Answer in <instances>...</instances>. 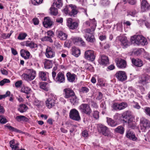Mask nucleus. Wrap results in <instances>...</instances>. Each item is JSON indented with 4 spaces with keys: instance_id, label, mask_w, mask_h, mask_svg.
Masks as SVG:
<instances>
[{
    "instance_id": "51",
    "label": "nucleus",
    "mask_w": 150,
    "mask_h": 150,
    "mask_svg": "<svg viewBox=\"0 0 150 150\" xmlns=\"http://www.w3.org/2000/svg\"><path fill=\"white\" fill-rule=\"evenodd\" d=\"M93 115L95 119H97L99 118V112L96 110L94 111L93 113Z\"/></svg>"
},
{
    "instance_id": "62",
    "label": "nucleus",
    "mask_w": 150,
    "mask_h": 150,
    "mask_svg": "<svg viewBox=\"0 0 150 150\" xmlns=\"http://www.w3.org/2000/svg\"><path fill=\"white\" fill-rule=\"evenodd\" d=\"M64 46L66 47H69L71 46V42L68 40H66L64 43Z\"/></svg>"
},
{
    "instance_id": "29",
    "label": "nucleus",
    "mask_w": 150,
    "mask_h": 150,
    "mask_svg": "<svg viewBox=\"0 0 150 150\" xmlns=\"http://www.w3.org/2000/svg\"><path fill=\"white\" fill-rule=\"evenodd\" d=\"M31 89L30 88L24 85L21 87V91L23 93H24L28 95L30 94L31 92Z\"/></svg>"
},
{
    "instance_id": "41",
    "label": "nucleus",
    "mask_w": 150,
    "mask_h": 150,
    "mask_svg": "<svg viewBox=\"0 0 150 150\" xmlns=\"http://www.w3.org/2000/svg\"><path fill=\"white\" fill-rule=\"evenodd\" d=\"M48 84L45 82H42L40 83V87L45 91L48 90V88L47 86Z\"/></svg>"
},
{
    "instance_id": "44",
    "label": "nucleus",
    "mask_w": 150,
    "mask_h": 150,
    "mask_svg": "<svg viewBox=\"0 0 150 150\" xmlns=\"http://www.w3.org/2000/svg\"><path fill=\"white\" fill-rule=\"evenodd\" d=\"M86 38L87 41L90 42H94L95 40L93 34L88 35Z\"/></svg>"
},
{
    "instance_id": "36",
    "label": "nucleus",
    "mask_w": 150,
    "mask_h": 150,
    "mask_svg": "<svg viewBox=\"0 0 150 150\" xmlns=\"http://www.w3.org/2000/svg\"><path fill=\"white\" fill-rule=\"evenodd\" d=\"M16 120L18 122L22 121L27 122L29 120L28 118L23 115L17 116L16 117Z\"/></svg>"
},
{
    "instance_id": "56",
    "label": "nucleus",
    "mask_w": 150,
    "mask_h": 150,
    "mask_svg": "<svg viewBox=\"0 0 150 150\" xmlns=\"http://www.w3.org/2000/svg\"><path fill=\"white\" fill-rule=\"evenodd\" d=\"M117 30L120 31H121L122 30V23H119L117 24Z\"/></svg>"
},
{
    "instance_id": "50",
    "label": "nucleus",
    "mask_w": 150,
    "mask_h": 150,
    "mask_svg": "<svg viewBox=\"0 0 150 150\" xmlns=\"http://www.w3.org/2000/svg\"><path fill=\"white\" fill-rule=\"evenodd\" d=\"M10 82V81L9 79H4L0 81V85L3 86L6 83H9Z\"/></svg>"
},
{
    "instance_id": "35",
    "label": "nucleus",
    "mask_w": 150,
    "mask_h": 150,
    "mask_svg": "<svg viewBox=\"0 0 150 150\" xmlns=\"http://www.w3.org/2000/svg\"><path fill=\"white\" fill-rule=\"evenodd\" d=\"M73 41L74 43L79 42L83 46L85 45V42L82 39L79 37L74 38L73 39Z\"/></svg>"
},
{
    "instance_id": "4",
    "label": "nucleus",
    "mask_w": 150,
    "mask_h": 150,
    "mask_svg": "<svg viewBox=\"0 0 150 150\" xmlns=\"http://www.w3.org/2000/svg\"><path fill=\"white\" fill-rule=\"evenodd\" d=\"M89 21H86V23L87 25L91 26V30L90 29H87L84 30L85 32L84 37L85 38H86L88 35L93 34L94 31L96 26V22L95 18L90 19Z\"/></svg>"
},
{
    "instance_id": "18",
    "label": "nucleus",
    "mask_w": 150,
    "mask_h": 150,
    "mask_svg": "<svg viewBox=\"0 0 150 150\" xmlns=\"http://www.w3.org/2000/svg\"><path fill=\"white\" fill-rule=\"evenodd\" d=\"M57 37L61 40H66L68 37L67 35L63 31L58 30L56 32Z\"/></svg>"
},
{
    "instance_id": "45",
    "label": "nucleus",
    "mask_w": 150,
    "mask_h": 150,
    "mask_svg": "<svg viewBox=\"0 0 150 150\" xmlns=\"http://www.w3.org/2000/svg\"><path fill=\"white\" fill-rule=\"evenodd\" d=\"M50 12L51 14L55 16L57 13V9L55 8V7L52 6L50 9Z\"/></svg>"
},
{
    "instance_id": "20",
    "label": "nucleus",
    "mask_w": 150,
    "mask_h": 150,
    "mask_svg": "<svg viewBox=\"0 0 150 150\" xmlns=\"http://www.w3.org/2000/svg\"><path fill=\"white\" fill-rule=\"evenodd\" d=\"M66 76L68 81L70 82L73 83L75 81L76 79H77V76L75 74H71L70 72L67 73Z\"/></svg>"
},
{
    "instance_id": "12",
    "label": "nucleus",
    "mask_w": 150,
    "mask_h": 150,
    "mask_svg": "<svg viewBox=\"0 0 150 150\" xmlns=\"http://www.w3.org/2000/svg\"><path fill=\"white\" fill-rule=\"evenodd\" d=\"M99 128L100 132L104 135L109 137L112 135V133L106 126L101 125L99 126Z\"/></svg>"
},
{
    "instance_id": "34",
    "label": "nucleus",
    "mask_w": 150,
    "mask_h": 150,
    "mask_svg": "<svg viewBox=\"0 0 150 150\" xmlns=\"http://www.w3.org/2000/svg\"><path fill=\"white\" fill-rule=\"evenodd\" d=\"M47 73L43 71H40L39 72V75L40 78L44 81L47 80Z\"/></svg>"
},
{
    "instance_id": "43",
    "label": "nucleus",
    "mask_w": 150,
    "mask_h": 150,
    "mask_svg": "<svg viewBox=\"0 0 150 150\" xmlns=\"http://www.w3.org/2000/svg\"><path fill=\"white\" fill-rule=\"evenodd\" d=\"M115 132L122 134L124 133V129L123 127L119 126L115 129Z\"/></svg>"
},
{
    "instance_id": "58",
    "label": "nucleus",
    "mask_w": 150,
    "mask_h": 150,
    "mask_svg": "<svg viewBox=\"0 0 150 150\" xmlns=\"http://www.w3.org/2000/svg\"><path fill=\"white\" fill-rule=\"evenodd\" d=\"M18 145V144H15L13 145H11V147L12 148V150H18L19 148Z\"/></svg>"
},
{
    "instance_id": "10",
    "label": "nucleus",
    "mask_w": 150,
    "mask_h": 150,
    "mask_svg": "<svg viewBox=\"0 0 150 150\" xmlns=\"http://www.w3.org/2000/svg\"><path fill=\"white\" fill-rule=\"evenodd\" d=\"M115 76L119 81L122 82L126 80L127 78L125 72L124 71H117L116 73Z\"/></svg>"
},
{
    "instance_id": "53",
    "label": "nucleus",
    "mask_w": 150,
    "mask_h": 150,
    "mask_svg": "<svg viewBox=\"0 0 150 150\" xmlns=\"http://www.w3.org/2000/svg\"><path fill=\"white\" fill-rule=\"evenodd\" d=\"M43 0H32L33 3L34 5H37L42 3Z\"/></svg>"
},
{
    "instance_id": "7",
    "label": "nucleus",
    "mask_w": 150,
    "mask_h": 150,
    "mask_svg": "<svg viewBox=\"0 0 150 150\" xmlns=\"http://www.w3.org/2000/svg\"><path fill=\"white\" fill-rule=\"evenodd\" d=\"M56 99L55 96L52 94H51L50 97L46 100L45 102L46 107L49 109H50L54 106L56 104Z\"/></svg>"
},
{
    "instance_id": "48",
    "label": "nucleus",
    "mask_w": 150,
    "mask_h": 150,
    "mask_svg": "<svg viewBox=\"0 0 150 150\" xmlns=\"http://www.w3.org/2000/svg\"><path fill=\"white\" fill-rule=\"evenodd\" d=\"M89 89L86 87H82L79 90V91L83 93H88L89 91Z\"/></svg>"
},
{
    "instance_id": "38",
    "label": "nucleus",
    "mask_w": 150,
    "mask_h": 150,
    "mask_svg": "<svg viewBox=\"0 0 150 150\" xmlns=\"http://www.w3.org/2000/svg\"><path fill=\"white\" fill-rule=\"evenodd\" d=\"M28 109V107L25 105H20L18 110L21 112L23 113L26 112Z\"/></svg>"
},
{
    "instance_id": "15",
    "label": "nucleus",
    "mask_w": 150,
    "mask_h": 150,
    "mask_svg": "<svg viewBox=\"0 0 150 150\" xmlns=\"http://www.w3.org/2000/svg\"><path fill=\"white\" fill-rule=\"evenodd\" d=\"M67 21V25L70 29L74 30L77 28L78 25L77 22H73L72 19L71 18H68Z\"/></svg>"
},
{
    "instance_id": "40",
    "label": "nucleus",
    "mask_w": 150,
    "mask_h": 150,
    "mask_svg": "<svg viewBox=\"0 0 150 150\" xmlns=\"http://www.w3.org/2000/svg\"><path fill=\"white\" fill-rule=\"evenodd\" d=\"M6 127H7L8 129L9 130L12 131V132H19V133H21L22 132L18 130L17 129L14 128L11 126H10L8 125V124H7L5 126Z\"/></svg>"
},
{
    "instance_id": "63",
    "label": "nucleus",
    "mask_w": 150,
    "mask_h": 150,
    "mask_svg": "<svg viewBox=\"0 0 150 150\" xmlns=\"http://www.w3.org/2000/svg\"><path fill=\"white\" fill-rule=\"evenodd\" d=\"M47 33L48 36L50 37H53L54 34V32L51 30L48 31Z\"/></svg>"
},
{
    "instance_id": "11",
    "label": "nucleus",
    "mask_w": 150,
    "mask_h": 150,
    "mask_svg": "<svg viewBox=\"0 0 150 150\" xmlns=\"http://www.w3.org/2000/svg\"><path fill=\"white\" fill-rule=\"evenodd\" d=\"M85 58L88 60L93 61L95 59L94 52L91 50H87L85 51L84 54Z\"/></svg>"
},
{
    "instance_id": "27",
    "label": "nucleus",
    "mask_w": 150,
    "mask_h": 150,
    "mask_svg": "<svg viewBox=\"0 0 150 150\" xmlns=\"http://www.w3.org/2000/svg\"><path fill=\"white\" fill-rule=\"evenodd\" d=\"M132 64L137 67H141L143 65L142 61L139 59H132Z\"/></svg>"
},
{
    "instance_id": "5",
    "label": "nucleus",
    "mask_w": 150,
    "mask_h": 150,
    "mask_svg": "<svg viewBox=\"0 0 150 150\" xmlns=\"http://www.w3.org/2000/svg\"><path fill=\"white\" fill-rule=\"evenodd\" d=\"M52 76L53 79L56 82L58 83H64L65 78L63 72H59L56 75V73L53 71L52 72Z\"/></svg>"
},
{
    "instance_id": "9",
    "label": "nucleus",
    "mask_w": 150,
    "mask_h": 150,
    "mask_svg": "<svg viewBox=\"0 0 150 150\" xmlns=\"http://www.w3.org/2000/svg\"><path fill=\"white\" fill-rule=\"evenodd\" d=\"M150 127V122L144 118H142L140 120V129L142 131L145 132Z\"/></svg>"
},
{
    "instance_id": "28",
    "label": "nucleus",
    "mask_w": 150,
    "mask_h": 150,
    "mask_svg": "<svg viewBox=\"0 0 150 150\" xmlns=\"http://www.w3.org/2000/svg\"><path fill=\"white\" fill-rule=\"evenodd\" d=\"M53 65L52 62V60L47 59H45L44 60V65L45 69H50L52 67Z\"/></svg>"
},
{
    "instance_id": "52",
    "label": "nucleus",
    "mask_w": 150,
    "mask_h": 150,
    "mask_svg": "<svg viewBox=\"0 0 150 150\" xmlns=\"http://www.w3.org/2000/svg\"><path fill=\"white\" fill-rule=\"evenodd\" d=\"M7 122V120L5 117L2 115L0 116V122L1 123L4 124Z\"/></svg>"
},
{
    "instance_id": "25",
    "label": "nucleus",
    "mask_w": 150,
    "mask_h": 150,
    "mask_svg": "<svg viewBox=\"0 0 150 150\" xmlns=\"http://www.w3.org/2000/svg\"><path fill=\"white\" fill-rule=\"evenodd\" d=\"M69 6L71 8V12H69V15L74 16L76 15L78 12V10L76 6L73 4H70Z\"/></svg>"
},
{
    "instance_id": "21",
    "label": "nucleus",
    "mask_w": 150,
    "mask_h": 150,
    "mask_svg": "<svg viewBox=\"0 0 150 150\" xmlns=\"http://www.w3.org/2000/svg\"><path fill=\"white\" fill-rule=\"evenodd\" d=\"M44 26L46 28H50L53 24V22L49 17L44 18V21L43 22Z\"/></svg>"
},
{
    "instance_id": "59",
    "label": "nucleus",
    "mask_w": 150,
    "mask_h": 150,
    "mask_svg": "<svg viewBox=\"0 0 150 150\" xmlns=\"http://www.w3.org/2000/svg\"><path fill=\"white\" fill-rule=\"evenodd\" d=\"M100 107L103 110H105L106 109V106L105 102H102L100 105Z\"/></svg>"
},
{
    "instance_id": "26",
    "label": "nucleus",
    "mask_w": 150,
    "mask_h": 150,
    "mask_svg": "<svg viewBox=\"0 0 150 150\" xmlns=\"http://www.w3.org/2000/svg\"><path fill=\"white\" fill-rule=\"evenodd\" d=\"M21 56L25 59L29 58L30 55V52L28 51L25 50H21L20 51Z\"/></svg>"
},
{
    "instance_id": "33",
    "label": "nucleus",
    "mask_w": 150,
    "mask_h": 150,
    "mask_svg": "<svg viewBox=\"0 0 150 150\" xmlns=\"http://www.w3.org/2000/svg\"><path fill=\"white\" fill-rule=\"evenodd\" d=\"M62 0H54L53 6L59 8L62 6Z\"/></svg>"
},
{
    "instance_id": "61",
    "label": "nucleus",
    "mask_w": 150,
    "mask_h": 150,
    "mask_svg": "<svg viewBox=\"0 0 150 150\" xmlns=\"http://www.w3.org/2000/svg\"><path fill=\"white\" fill-rule=\"evenodd\" d=\"M0 71L2 74L4 75H7L8 74L7 71L3 68L1 69Z\"/></svg>"
},
{
    "instance_id": "49",
    "label": "nucleus",
    "mask_w": 150,
    "mask_h": 150,
    "mask_svg": "<svg viewBox=\"0 0 150 150\" xmlns=\"http://www.w3.org/2000/svg\"><path fill=\"white\" fill-rule=\"evenodd\" d=\"M123 2L125 4L128 2L129 4L134 5L136 3L137 1L136 0H124Z\"/></svg>"
},
{
    "instance_id": "8",
    "label": "nucleus",
    "mask_w": 150,
    "mask_h": 150,
    "mask_svg": "<svg viewBox=\"0 0 150 150\" xmlns=\"http://www.w3.org/2000/svg\"><path fill=\"white\" fill-rule=\"evenodd\" d=\"M70 118L73 120L79 121L81 118L79 111L75 109L71 110L69 113Z\"/></svg>"
},
{
    "instance_id": "54",
    "label": "nucleus",
    "mask_w": 150,
    "mask_h": 150,
    "mask_svg": "<svg viewBox=\"0 0 150 150\" xmlns=\"http://www.w3.org/2000/svg\"><path fill=\"white\" fill-rule=\"evenodd\" d=\"M144 111L147 115L150 116V108L145 107L144 109Z\"/></svg>"
},
{
    "instance_id": "1",
    "label": "nucleus",
    "mask_w": 150,
    "mask_h": 150,
    "mask_svg": "<svg viewBox=\"0 0 150 150\" xmlns=\"http://www.w3.org/2000/svg\"><path fill=\"white\" fill-rule=\"evenodd\" d=\"M122 118L125 122H127L129 127L134 129L136 127V123L134 121V118L131 115L130 112L126 111L122 115Z\"/></svg>"
},
{
    "instance_id": "3",
    "label": "nucleus",
    "mask_w": 150,
    "mask_h": 150,
    "mask_svg": "<svg viewBox=\"0 0 150 150\" xmlns=\"http://www.w3.org/2000/svg\"><path fill=\"white\" fill-rule=\"evenodd\" d=\"M130 40L132 43H135L137 45L141 44L144 45L148 44L146 39L141 35H134L131 37Z\"/></svg>"
},
{
    "instance_id": "19",
    "label": "nucleus",
    "mask_w": 150,
    "mask_h": 150,
    "mask_svg": "<svg viewBox=\"0 0 150 150\" xmlns=\"http://www.w3.org/2000/svg\"><path fill=\"white\" fill-rule=\"evenodd\" d=\"M118 38L121 43V45L123 48H126L129 46V42L126 37L119 36Z\"/></svg>"
},
{
    "instance_id": "22",
    "label": "nucleus",
    "mask_w": 150,
    "mask_h": 150,
    "mask_svg": "<svg viewBox=\"0 0 150 150\" xmlns=\"http://www.w3.org/2000/svg\"><path fill=\"white\" fill-rule=\"evenodd\" d=\"M150 9V5L145 0H143L141 3V9L144 12Z\"/></svg>"
},
{
    "instance_id": "64",
    "label": "nucleus",
    "mask_w": 150,
    "mask_h": 150,
    "mask_svg": "<svg viewBox=\"0 0 150 150\" xmlns=\"http://www.w3.org/2000/svg\"><path fill=\"white\" fill-rule=\"evenodd\" d=\"M145 58L150 61V55L147 53H145L144 55Z\"/></svg>"
},
{
    "instance_id": "42",
    "label": "nucleus",
    "mask_w": 150,
    "mask_h": 150,
    "mask_svg": "<svg viewBox=\"0 0 150 150\" xmlns=\"http://www.w3.org/2000/svg\"><path fill=\"white\" fill-rule=\"evenodd\" d=\"M41 102L37 98H35L33 101V104L38 108H40L41 105Z\"/></svg>"
},
{
    "instance_id": "2",
    "label": "nucleus",
    "mask_w": 150,
    "mask_h": 150,
    "mask_svg": "<svg viewBox=\"0 0 150 150\" xmlns=\"http://www.w3.org/2000/svg\"><path fill=\"white\" fill-rule=\"evenodd\" d=\"M36 76V72L35 70L33 69H28L26 73H23L21 75V78L28 82H29L34 80Z\"/></svg>"
},
{
    "instance_id": "30",
    "label": "nucleus",
    "mask_w": 150,
    "mask_h": 150,
    "mask_svg": "<svg viewBox=\"0 0 150 150\" xmlns=\"http://www.w3.org/2000/svg\"><path fill=\"white\" fill-rule=\"evenodd\" d=\"M72 54L76 57H78L80 54V50L76 47H73L72 48Z\"/></svg>"
},
{
    "instance_id": "6",
    "label": "nucleus",
    "mask_w": 150,
    "mask_h": 150,
    "mask_svg": "<svg viewBox=\"0 0 150 150\" xmlns=\"http://www.w3.org/2000/svg\"><path fill=\"white\" fill-rule=\"evenodd\" d=\"M79 109L83 114L90 115L91 112V109L89 105L86 103H82L79 107Z\"/></svg>"
},
{
    "instance_id": "46",
    "label": "nucleus",
    "mask_w": 150,
    "mask_h": 150,
    "mask_svg": "<svg viewBox=\"0 0 150 150\" xmlns=\"http://www.w3.org/2000/svg\"><path fill=\"white\" fill-rule=\"evenodd\" d=\"M27 35V34L25 33H20L19 34L17 39L21 40H23L25 39Z\"/></svg>"
},
{
    "instance_id": "55",
    "label": "nucleus",
    "mask_w": 150,
    "mask_h": 150,
    "mask_svg": "<svg viewBox=\"0 0 150 150\" xmlns=\"http://www.w3.org/2000/svg\"><path fill=\"white\" fill-rule=\"evenodd\" d=\"M22 83V81L21 80L17 81L15 83V86L16 88H19L20 87Z\"/></svg>"
},
{
    "instance_id": "17",
    "label": "nucleus",
    "mask_w": 150,
    "mask_h": 150,
    "mask_svg": "<svg viewBox=\"0 0 150 150\" xmlns=\"http://www.w3.org/2000/svg\"><path fill=\"white\" fill-rule=\"evenodd\" d=\"M99 63L101 65L105 66L109 63L108 57L104 54L101 55L99 59Z\"/></svg>"
},
{
    "instance_id": "57",
    "label": "nucleus",
    "mask_w": 150,
    "mask_h": 150,
    "mask_svg": "<svg viewBox=\"0 0 150 150\" xmlns=\"http://www.w3.org/2000/svg\"><path fill=\"white\" fill-rule=\"evenodd\" d=\"M101 3L103 6H107L109 4L110 1L108 0H102Z\"/></svg>"
},
{
    "instance_id": "31",
    "label": "nucleus",
    "mask_w": 150,
    "mask_h": 150,
    "mask_svg": "<svg viewBox=\"0 0 150 150\" xmlns=\"http://www.w3.org/2000/svg\"><path fill=\"white\" fill-rule=\"evenodd\" d=\"M107 122L108 124L112 127H115L118 124L116 121L111 118L107 117Z\"/></svg>"
},
{
    "instance_id": "39",
    "label": "nucleus",
    "mask_w": 150,
    "mask_h": 150,
    "mask_svg": "<svg viewBox=\"0 0 150 150\" xmlns=\"http://www.w3.org/2000/svg\"><path fill=\"white\" fill-rule=\"evenodd\" d=\"M26 46L29 47L31 48L37 47V45L35 44L33 42L29 41H27Z\"/></svg>"
},
{
    "instance_id": "47",
    "label": "nucleus",
    "mask_w": 150,
    "mask_h": 150,
    "mask_svg": "<svg viewBox=\"0 0 150 150\" xmlns=\"http://www.w3.org/2000/svg\"><path fill=\"white\" fill-rule=\"evenodd\" d=\"M137 12L136 10H133L128 11L127 12V16L130 15L133 17H135L137 16Z\"/></svg>"
},
{
    "instance_id": "24",
    "label": "nucleus",
    "mask_w": 150,
    "mask_h": 150,
    "mask_svg": "<svg viewBox=\"0 0 150 150\" xmlns=\"http://www.w3.org/2000/svg\"><path fill=\"white\" fill-rule=\"evenodd\" d=\"M126 136L127 138L133 141H136L137 139L134 134L130 130H129L126 132Z\"/></svg>"
},
{
    "instance_id": "32",
    "label": "nucleus",
    "mask_w": 150,
    "mask_h": 150,
    "mask_svg": "<svg viewBox=\"0 0 150 150\" xmlns=\"http://www.w3.org/2000/svg\"><path fill=\"white\" fill-rule=\"evenodd\" d=\"M70 102L73 105H76L79 103V100L77 98L75 94L74 96L71 97L70 98Z\"/></svg>"
},
{
    "instance_id": "16",
    "label": "nucleus",
    "mask_w": 150,
    "mask_h": 150,
    "mask_svg": "<svg viewBox=\"0 0 150 150\" xmlns=\"http://www.w3.org/2000/svg\"><path fill=\"white\" fill-rule=\"evenodd\" d=\"M64 97L66 98H70L75 94L74 91L71 88H67L63 90Z\"/></svg>"
},
{
    "instance_id": "23",
    "label": "nucleus",
    "mask_w": 150,
    "mask_h": 150,
    "mask_svg": "<svg viewBox=\"0 0 150 150\" xmlns=\"http://www.w3.org/2000/svg\"><path fill=\"white\" fill-rule=\"evenodd\" d=\"M116 63L117 67L119 68H125L127 65L126 62L121 59H118L116 61Z\"/></svg>"
},
{
    "instance_id": "37",
    "label": "nucleus",
    "mask_w": 150,
    "mask_h": 150,
    "mask_svg": "<svg viewBox=\"0 0 150 150\" xmlns=\"http://www.w3.org/2000/svg\"><path fill=\"white\" fill-rule=\"evenodd\" d=\"M149 77L148 76H144L142 77L140 80L139 83L142 85H144L148 82Z\"/></svg>"
},
{
    "instance_id": "13",
    "label": "nucleus",
    "mask_w": 150,
    "mask_h": 150,
    "mask_svg": "<svg viewBox=\"0 0 150 150\" xmlns=\"http://www.w3.org/2000/svg\"><path fill=\"white\" fill-rule=\"evenodd\" d=\"M46 57L48 58H52L55 57V53L51 47H47L45 53Z\"/></svg>"
},
{
    "instance_id": "60",
    "label": "nucleus",
    "mask_w": 150,
    "mask_h": 150,
    "mask_svg": "<svg viewBox=\"0 0 150 150\" xmlns=\"http://www.w3.org/2000/svg\"><path fill=\"white\" fill-rule=\"evenodd\" d=\"M82 136L84 137H86L88 136V132L86 130H84L82 132Z\"/></svg>"
},
{
    "instance_id": "14",
    "label": "nucleus",
    "mask_w": 150,
    "mask_h": 150,
    "mask_svg": "<svg viewBox=\"0 0 150 150\" xmlns=\"http://www.w3.org/2000/svg\"><path fill=\"white\" fill-rule=\"evenodd\" d=\"M127 106V104L125 102H122L120 103H115L113 104V108L116 110H120L123 109Z\"/></svg>"
}]
</instances>
